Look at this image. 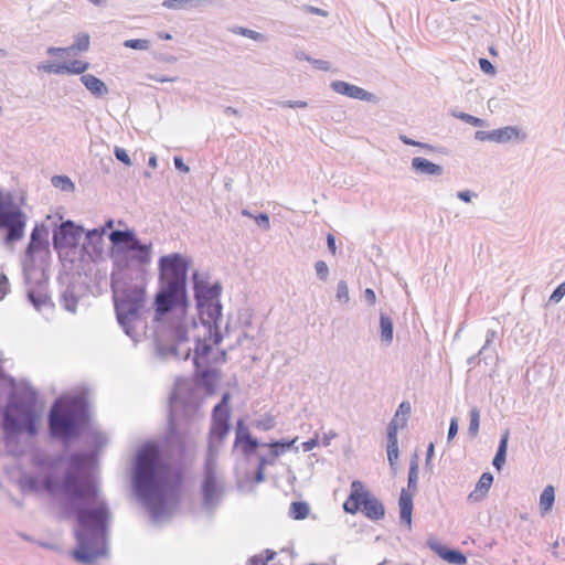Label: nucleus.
Masks as SVG:
<instances>
[{"mask_svg":"<svg viewBox=\"0 0 565 565\" xmlns=\"http://www.w3.org/2000/svg\"><path fill=\"white\" fill-rule=\"evenodd\" d=\"M67 468L77 478L74 494L65 498V512L74 516L76 547L73 558L79 564L92 565L108 553V534L111 511L106 499L100 498L97 480L85 477L84 471L96 465V454L74 451L65 457Z\"/></svg>","mask_w":565,"mask_h":565,"instance_id":"obj_1","label":"nucleus"},{"mask_svg":"<svg viewBox=\"0 0 565 565\" xmlns=\"http://www.w3.org/2000/svg\"><path fill=\"white\" fill-rule=\"evenodd\" d=\"M191 258L181 253L163 255L158 260V288L152 307V338L157 355L161 359L174 356L189 360L188 348L180 356L179 345L189 341L184 317L190 307L188 274Z\"/></svg>","mask_w":565,"mask_h":565,"instance_id":"obj_2","label":"nucleus"},{"mask_svg":"<svg viewBox=\"0 0 565 565\" xmlns=\"http://www.w3.org/2000/svg\"><path fill=\"white\" fill-rule=\"evenodd\" d=\"M181 484V471L173 469L163 458L156 441H146L137 449L131 467V487L153 522L178 504Z\"/></svg>","mask_w":565,"mask_h":565,"instance_id":"obj_3","label":"nucleus"},{"mask_svg":"<svg viewBox=\"0 0 565 565\" xmlns=\"http://www.w3.org/2000/svg\"><path fill=\"white\" fill-rule=\"evenodd\" d=\"M47 424L50 436L55 440L70 445L79 438L89 424L86 395L57 397L50 408Z\"/></svg>","mask_w":565,"mask_h":565,"instance_id":"obj_4","label":"nucleus"},{"mask_svg":"<svg viewBox=\"0 0 565 565\" xmlns=\"http://www.w3.org/2000/svg\"><path fill=\"white\" fill-rule=\"evenodd\" d=\"M36 402L38 393L30 385H25L20 391L10 392L1 420L3 441L7 446L17 443L22 434L29 436L38 434Z\"/></svg>","mask_w":565,"mask_h":565,"instance_id":"obj_5","label":"nucleus"},{"mask_svg":"<svg viewBox=\"0 0 565 565\" xmlns=\"http://www.w3.org/2000/svg\"><path fill=\"white\" fill-rule=\"evenodd\" d=\"M191 282L201 324L204 329H207L209 338L213 344L217 345L224 338L218 326L223 310L221 303L223 286L218 280L212 282L209 273L198 269L192 271Z\"/></svg>","mask_w":565,"mask_h":565,"instance_id":"obj_6","label":"nucleus"},{"mask_svg":"<svg viewBox=\"0 0 565 565\" xmlns=\"http://www.w3.org/2000/svg\"><path fill=\"white\" fill-rule=\"evenodd\" d=\"M32 465L39 469H45L46 473L40 481L35 475L24 473L19 479V486L23 492L45 491L51 495L74 494L77 484L71 470H65L62 478H57L55 470L65 462L64 455L46 456L36 454L32 456Z\"/></svg>","mask_w":565,"mask_h":565,"instance_id":"obj_7","label":"nucleus"},{"mask_svg":"<svg viewBox=\"0 0 565 565\" xmlns=\"http://www.w3.org/2000/svg\"><path fill=\"white\" fill-rule=\"evenodd\" d=\"M108 238L111 243L110 257L115 269L127 270L134 263L140 267L150 264L152 243H142L134 228L113 230Z\"/></svg>","mask_w":565,"mask_h":565,"instance_id":"obj_8","label":"nucleus"},{"mask_svg":"<svg viewBox=\"0 0 565 565\" xmlns=\"http://www.w3.org/2000/svg\"><path fill=\"white\" fill-rule=\"evenodd\" d=\"M111 289L114 291V303L116 318L124 332L135 342L139 333L136 324L141 322V313L146 301V288L143 286H124L117 288L116 273H111Z\"/></svg>","mask_w":565,"mask_h":565,"instance_id":"obj_9","label":"nucleus"},{"mask_svg":"<svg viewBox=\"0 0 565 565\" xmlns=\"http://www.w3.org/2000/svg\"><path fill=\"white\" fill-rule=\"evenodd\" d=\"M200 418V402L190 392L174 390L169 397L168 430L169 443L182 444L189 426Z\"/></svg>","mask_w":565,"mask_h":565,"instance_id":"obj_10","label":"nucleus"},{"mask_svg":"<svg viewBox=\"0 0 565 565\" xmlns=\"http://www.w3.org/2000/svg\"><path fill=\"white\" fill-rule=\"evenodd\" d=\"M28 216L15 202L11 192L0 189V231H4L3 244L12 246L25 234Z\"/></svg>","mask_w":565,"mask_h":565,"instance_id":"obj_11","label":"nucleus"},{"mask_svg":"<svg viewBox=\"0 0 565 565\" xmlns=\"http://www.w3.org/2000/svg\"><path fill=\"white\" fill-rule=\"evenodd\" d=\"M343 510L350 514L362 512L371 521H380L385 516L384 504L365 489L360 480L352 481L350 494L343 503Z\"/></svg>","mask_w":565,"mask_h":565,"instance_id":"obj_12","label":"nucleus"},{"mask_svg":"<svg viewBox=\"0 0 565 565\" xmlns=\"http://www.w3.org/2000/svg\"><path fill=\"white\" fill-rule=\"evenodd\" d=\"M200 492L202 497V509L212 514L220 507L225 494V483L217 475L215 457L209 452L203 467V478Z\"/></svg>","mask_w":565,"mask_h":565,"instance_id":"obj_13","label":"nucleus"},{"mask_svg":"<svg viewBox=\"0 0 565 565\" xmlns=\"http://www.w3.org/2000/svg\"><path fill=\"white\" fill-rule=\"evenodd\" d=\"M418 471L419 459L418 455L415 452L412 455L409 460L407 489H402L398 499L401 522L406 524L408 527L412 526L413 498L414 493L417 491Z\"/></svg>","mask_w":565,"mask_h":565,"instance_id":"obj_14","label":"nucleus"},{"mask_svg":"<svg viewBox=\"0 0 565 565\" xmlns=\"http://www.w3.org/2000/svg\"><path fill=\"white\" fill-rule=\"evenodd\" d=\"M49 228L42 224H35L33 227L29 244L25 248V258L23 260V276L25 285L30 284V270L33 269L35 254L49 249Z\"/></svg>","mask_w":565,"mask_h":565,"instance_id":"obj_15","label":"nucleus"},{"mask_svg":"<svg viewBox=\"0 0 565 565\" xmlns=\"http://www.w3.org/2000/svg\"><path fill=\"white\" fill-rule=\"evenodd\" d=\"M84 228L75 222L67 220L56 225L53 230L52 245L56 252L78 246Z\"/></svg>","mask_w":565,"mask_h":565,"instance_id":"obj_16","label":"nucleus"},{"mask_svg":"<svg viewBox=\"0 0 565 565\" xmlns=\"http://www.w3.org/2000/svg\"><path fill=\"white\" fill-rule=\"evenodd\" d=\"M230 393L225 392L221 401L213 407L212 411V425L210 429V438L211 440L222 441L231 429V412L228 407L230 402Z\"/></svg>","mask_w":565,"mask_h":565,"instance_id":"obj_17","label":"nucleus"},{"mask_svg":"<svg viewBox=\"0 0 565 565\" xmlns=\"http://www.w3.org/2000/svg\"><path fill=\"white\" fill-rule=\"evenodd\" d=\"M263 446L260 441L253 437L250 434L248 427L245 425V422L243 418L237 419L235 425V440H234V448L239 447L242 454L245 457H250L254 455L257 449Z\"/></svg>","mask_w":565,"mask_h":565,"instance_id":"obj_18","label":"nucleus"},{"mask_svg":"<svg viewBox=\"0 0 565 565\" xmlns=\"http://www.w3.org/2000/svg\"><path fill=\"white\" fill-rule=\"evenodd\" d=\"M475 138L479 141H491L497 143H505L512 139H524L525 134L516 126H505L491 131L478 130Z\"/></svg>","mask_w":565,"mask_h":565,"instance_id":"obj_19","label":"nucleus"},{"mask_svg":"<svg viewBox=\"0 0 565 565\" xmlns=\"http://www.w3.org/2000/svg\"><path fill=\"white\" fill-rule=\"evenodd\" d=\"M330 87L337 94L348 96L353 99L370 103H374L376 100V96L374 94L344 81H332Z\"/></svg>","mask_w":565,"mask_h":565,"instance_id":"obj_20","label":"nucleus"},{"mask_svg":"<svg viewBox=\"0 0 565 565\" xmlns=\"http://www.w3.org/2000/svg\"><path fill=\"white\" fill-rule=\"evenodd\" d=\"M26 286L29 287L26 291L28 300L38 311L44 307H53V302L46 292L45 281L40 280L36 286L33 287L30 280V284Z\"/></svg>","mask_w":565,"mask_h":565,"instance_id":"obj_21","label":"nucleus"},{"mask_svg":"<svg viewBox=\"0 0 565 565\" xmlns=\"http://www.w3.org/2000/svg\"><path fill=\"white\" fill-rule=\"evenodd\" d=\"M212 341L209 338L207 329H205L204 338H196L195 345L193 349L192 362L194 367H199L201 364L209 365L212 363L210 355L212 353V345L207 341Z\"/></svg>","mask_w":565,"mask_h":565,"instance_id":"obj_22","label":"nucleus"},{"mask_svg":"<svg viewBox=\"0 0 565 565\" xmlns=\"http://www.w3.org/2000/svg\"><path fill=\"white\" fill-rule=\"evenodd\" d=\"M220 374L217 369L210 367L205 364L194 367V376L198 384L203 386L209 393L214 392Z\"/></svg>","mask_w":565,"mask_h":565,"instance_id":"obj_23","label":"nucleus"},{"mask_svg":"<svg viewBox=\"0 0 565 565\" xmlns=\"http://www.w3.org/2000/svg\"><path fill=\"white\" fill-rule=\"evenodd\" d=\"M411 167L415 173L422 175L439 177L444 173V168L440 164L434 163L423 157L413 158Z\"/></svg>","mask_w":565,"mask_h":565,"instance_id":"obj_24","label":"nucleus"},{"mask_svg":"<svg viewBox=\"0 0 565 565\" xmlns=\"http://www.w3.org/2000/svg\"><path fill=\"white\" fill-rule=\"evenodd\" d=\"M81 82L86 89L97 98L104 97L108 94L107 85L93 74L82 75Z\"/></svg>","mask_w":565,"mask_h":565,"instance_id":"obj_25","label":"nucleus"},{"mask_svg":"<svg viewBox=\"0 0 565 565\" xmlns=\"http://www.w3.org/2000/svg\"><path fill=\"white\" fill-rule=\"evenodd\" d=\"M380 335L382 343L385 345L392 344L394 339V323L392 318L385 312L380 313Z\"/></svg>","mask_w":565,"mask_h":565,"instance_id":"obj_26","label":"nucleus"},{"mask_svg":"<svg viewBox=\"0 0 565 565\" xmlns=\"http://www.w3.org/2000/svg\"><path fill=\"white\" fill-rule=\"evenodd\" d=\"M509 436L510 431L509 429H505L500 437L498 449L492 460V466L499 471L502 469L507 460Z\"/></svg>","mask_w":565,"mask_h":565,"instance_id":"obj_27","label":"nucleus"},{"mask_svg":"<svg viewBox=\"0 0 565 565\" xmlns=\"http://www.w3.org/2000/svg\"><path fill=\"white\" fill-rule=\"evenodd\" d=\"M493 482V476L490 472H483L481 477L479 478L475 490L469 494V499L473 501H479L482 499L489 489L491 488V484Z\"/></svg>","mask_w":565,"mask_h":565,"instance_id":"obj_28","label":"nucleus"},{"mask_svg":"<svg viewBox=\"0 0 565 565\" xmlns=\"http://www.w3.org/2000/svg\"><path fill=\"white\" fill-rule=\"evenodd\" d=\"M498 332L492 329H488L486 332V341L482 348L479 350V354H483V362L489 364V361L492 360L495 355V349L493 348V341L497 339Z\"/></svg>","mask_w":565,"mask_h":565,"instance_id":"obj_29","label":"nucleus"},{"mask_svg":"<svg viewBox=\"0 0 565 565\" xmlns=\"http://www.w3.org/2000/svg\"><path fill=\"white\" fill-rule=\"evenodd\" d=\"M61 305L70 312L75 313L77 303H78V297L74 292V286L68 285L64 291L61 295Z\"/></svg>","mask_w":565,"mask_h":565,"instance_id":"obj_30","label":"nucleus"},{"mask_svg":"<svg viewBox=\"0 0 565 565\" xmlns=\"http://www.w3.org/2000/svg\"><path fill=\"white\" fill-rule=\"evenodd\" d=\"M297 441V438L294 439H280V440H274L269 444H263V446H268L270 450V455L274 458L279 457L280 455L287 452L291 449L294 444Z\"/></svg>","mask_w":565,"mask_h":565,"instance_id":"obj_31","label":"nucleus"},{"mask_svg":"<svg viewBox=\"0 0 565 565\" xmlns=\"http://www.w3.org/2000/svg\"><path fill=\"white\" fill-rule=\"evenodd\" d=\"M555 501V489L553 486H546L540 495V509L542 514L550 512Z\"/></svg>","mask_w":565,"mask_h":565,"instance_id":"obj_32","label":"nucleus"},{"mask_svg":"<svg viewBox=\"0 0 565 565\" xmlns=\"http://www.w3.org/2000/svg\"><path fill=\"white\" fill-rule=\"evenodd\" d=\"M202 0H164L162 7L171 10H191L198 8Z\"/></svg>","mask_w":565,"mask_h":565,"instance_id":"obj_33","label":"nucleus"},{"mask_svg":"<svg viewBox=\"0 0 565 565\" xmlns=\"http://www.w3.org/2000/svg\"><path fill=\"white\" fill-rule=\"evenodd\" d=\"M310 512V507L305 501L291 502L289 508V516L294 520H305Z\"/></svg>","mask_w":565,"mask_h":565,"instance_id":"obj_34","label":"nucleus"},{"mask_svg":"<svg viewBox=\"0 0 565 565\" xmlns=\"http://www.w3.org/2000/svg\"><path fill=\"white\" fill-rule=\"evenodd\" d=\"M51 183L54 188L60 189L63 192H73L75 190V184L67 175H53L51 179Z\"/></svg>","mask_w":565,"mask_h":565,"instance_id":"obj_35","label":"nucleus"},{"mask_svg":"<svg viewBox=\"0 0 565 565\" xmlns=\"http://www.w3.org/2000/svg\"><path fill=\"white\" fill-rule=\"evenodd\" d=\"M89 66L90 64L86 61L73 60L70 63H65L66 70H64V74L86 75L85 72Z\"/></svg>","mask_w":565,"mask_h":565,"instance_id":"obj_36","label":"nucleus"},{"mask_svg":"<svg viewBox=\"0 0 565 565\" xmlns=\"http://www.w3.org/2000/svg\"><path fill=\"white\" fill-rule=\"evenodd\" d=\"M480 428V409L477 406H473L469 411V427L468 434L470 437H476L479 433Z\"/></svg>","mask_w":565,"mask_h":565,"instance_id":"obj_37","label":"nucleus"},{"mask_svg":"<svg viewBox=\"0 0 565 565\" xmlns=\"http://www.w3.org/2000/svg\"><path fill=\"white\" fill-rule=\"evenodd\" d=\"M232 32L234 34H238V35L252 39V40L257 41V42H265L266 41V35L265 34L259 33L257 31H254L252 29L244 28V26H234L232 29Z\"/></svg>","mask_w":565,"mask_h":565,"instance_id":"obj_38","label":"nucleus"},{"mask_svg":"<svg viewBox=\"0 0 565 565\" xmlns=\"http://www.w3.org/2000/svg\"><path fill=\"white\" fill-rule=\"evenodd\" d=\"M451 116L457 118V119H460L462 120L463 122L466 124H469L471 126H475V127H482L484 126V120L479 118V117H476V116H472L470 114H467V113H463V111H458V110H451Z\"/></svg>","mask_w":565,"mask_h":565,"instance_id":"obj_39","label":"nucleus"},{"mask_svg":"<svg viewBox=\"0 0 565 565\" xmlns=\"http://www.w3.org/2000/svg\"><path fill=\"white\" fill-rule=\"evenodd\" d=\"M38 70L43 71L49 74H57L58 75V74H64V70H66V67H65V62L55 63V62L47 61L45 63L40 64L38 66Z\"/></svg>","mask_w":565,"mask_h":565,"instance_id":"obj_40","label":"nucleus"},{"mask_svg":"<svg viewBox=\"0 0 565 565\" xmlns=\"http://www.w3.org/2000/svg\"><path fill=\"white\" fill-rule=\"evenodd\" d=\"M105 227L93 228L86 232L85 239L89 245L96 247L103 242Z\"/></svg>","mask_w":565,"mask_h":565,"instance_id":"obj_41","label":"nucleus"},{"mask_svg":"<svg viewBox=\"0 0 565 565\" xmlns=\"http://www.w3.org/2000/svg\"><path fill=\"white\" fill-rule=\"evenodd\" d=\"M88 436H89L90 441L95 448L90 452L96 454V457H97L98 451L107 444V437L105 434H103L100 431H90Z\"/></svg>","mask_w":565,"mask_h":565,"instance_id":"obj_42","label":"nucleus"},{"mask_svg":"<svg viewBox=\"0 0 565 565\" xmlns=\"http://www.w3.org/2000/svg\"><path fill=\"white\" fill-rule=\"evenodd\" d=\"M70 51L85 52L89 47V35L87 33H81L75 38V42L68 46Z\"/></svg>","mask_w":565,"mask_h":565,"instance_id":"obj_43","label":"nucleus"},{"mask_svg":"<svg viewBox=\"0 0 565 565\" xmlns=\"http://www.w3.org/2000/svg\"><path fill=\"white\" fill-rule=\"evenodd\" d=\"M446 562L452 565H465L467 556L460 550L450 548Z\"/></svg>","mask_w":565,"mask_h":565,"instance_id":"obj_44","label":"nucleus"},{"mask_svg":"<svg viewBox=\"0 0 565 565\" xmlns=\"http://www.w3.org/2000/svg\"><path fill=\"white\" fill-rule=\"evenodd\" d=\"M124 46L127 49L146 51L150 47V41L146 39H129L124 42Z\"/></svg>","mask_w":565,"mask_h":565,"instance_id":"obj_45","label":"nucleus"},{"mask_svg":"<svg viewBox=\"0 0 565 565\" xmlns=\"http://www.w3.org/2000/svg\"><path fill=\"white\" fill-rule=\"evenodd\" d=\"M427 545L429 548L435 552L441 559L446 561L448 553L450 551V547L440 544L439 542L435 540H429L427 542Z\"/></svg>","mask_w":565,"mask_h":565,"instance_id":"obj_46","label":"nucleus"},{"mask_svg":"<svg viewBox=\"0 0 565 565\" xmlns=\"http://www.w3.org/2000/svg\"><path fill=\"white\" fill-rule=\"evenodd\" d=\"M275 425H276L275 418L270 415H266L263 418L255 420V423H254V426L257 429L263 430V431L273 429L275 427Z\"/></svg>","mask_w":565,"mask_h":565,"instance_id":"obj_47","label":"nucleus"},{"mask_svg":"<svg viewBox=\"0 0 565 565\" xmlns=\"http://www.w3.org/2000/svg\"><path fill=\"white\" fill-rule=\"evenodd\" d=\"M335 298L338 301L342 303H347L350 300L349 297V287L345 280H340L337 285V294Z\"/></svg>","mask_w":565,"mask_h":565,"instance_id":"obj_48","label":"nucleus"},{"mask_svg":"<svg viewBox=\"0 0 565 565\" xmlns=\"http://www.w3.org/2000/svg\"><path fill=\"white\" fill-rule=\"evenodd\" d=\"M315 269L318 278L322 281H326L329 276V267L324 260H318L315 264Z\"/></svg>","mask_w":565,"mask_h":565,"instance_id":"obj_49","label":"nucleus"},{"mask_svg":"<svg viewBox=\"0 0 565 565\" xmlns=\"http://www.w3.org/2000/svg\"><path fill=\"white\" fill-rule=\"evenodd\" d=\"M565 296V280L559 284L551 294L548 298L550 303H558Z\"/></svg>","mask_w":565,"mask_h":565,"instance_id":"obj_50","label":"nucleus"},{"mask_svg":"<svg viewBox=\"0 0 565 565\" xmlns=\"http://www.w3.org/2000/svg\"><path fill=\"white\" fill-rule=\"evenodd\" d=\"M407 418H393L386 428V434H397L399 428H403L406 425Z\"/></svg>","mask_w":565,"mask_h":565,"instance_id":"obj_51","label":"nucleus"},{"mask_svg":"<svg viewBox=\"0 0 565 565\" xmlns=\"http://www.w3.org/2000/svg\"><path fill=\"white\" fill-rule=\"evenodd\" d=\"M478 63H479V67H480V70H481L484 74H487V75H491V76L495 75L497 70H495L494 65H493V64H492L488 58H486V57H480V58H479V61H478Z\"/></svg>","mask_w":565,"mask_h":565,"instance_id":"obj_52","label":"nucleus"},{"mask_svg":"<svg viewBox=\"0 0 565 565\" xmlns=\"http://www.w3.org/2000/svg\"><path fill=\"white\" fill-rule=\"evenodd\" d=\"M386 451H387L388 463H390L391 468L393 470H395V467H396V463L398 460V456H399L398 446L386 447Z\"/></svg>","mask_w":565,"mask_h":565,"instance_id":"obj_53","label":"nucleus"},{"mask_svg":"<svg viewBox=\"0 0 565 565\" xmlns=\"http://www.w3.org/2000/svg\"><path fill=\"white\" fill-rule=\"evenodd\" d=\"M398 138L406 146L420 147L423 149L433 150V146L425 143V142L416 141V140L407 137L406 135H399Z\"/></svg>","mask_w":565,"mask_h":565,"instance_id":"obj_54","label":"nucleus"},{"mask_svg":"<svg viewBox=\"0 0 565 565\" xmlns=\"http://www.w3.org/2000/svg\"><path fill=\"white\" fill-rule=\"evenodd\" d=\"M114 154L118 161L122 162L126 166H131L130 157L124 148L115 147Z\"/></svg>","mask_w":565,"mask_h":565,"instance_id":"obj_55","label":"nucleus"},{"mask_svg":"<svg viewBox=\"0 0 565 565\" xmlns=\"http://www.w3.org/2000/svg\"><path fill=\"white\" fill-rule=\"evenodd\" d=\"M10 290L9 278L6 274L1 273L0 275V300H2Z\"/></svg>","mask_w":565,"mask_h":565,"instance_id":"obj_56","label":"nucleus"},{"mask_svg":"<svg viewBox=\"0 0 565 565\" xmlns=\"http://www.w3.org/2000/svg\"><path fill=\"white\" fill-rule=\"evenodd\" d=\"M411 409H412V407H411L409 402H407V401L402 402L394 415V418L398 419L399 415L403 416L402 418H406L411 414Z\"/></svg>","mask_w":565,"mask_h":565,"instance_id":"obj_57","label":"nucleus"},{"mask_svg":"<svg viewBox=\"0 0 565 565\" xmlns=\"http://www.w3.org/2000/svg\"><path fill=\"white\" fill-rule=\"evenodd\" d=\"M277 104L288 108H306L308 106V103L305 100H281L277 102Z\"/></svg>","mask_w":565,"mask_h":565,"instance_id":"obj_58","label":"nucleus"},{"mask_svg":"<svg viewBox=\"0 0 565 565\" xmlns=\"http://www.w3.org/2000/svg\"><path fill=\"white\" fill-rule=\"evenodd\" d=\"M255 222L263 230H269L270 227V221L267 213H259L257 216H255Z\"/></svg>","mask_w":565,"mask_h":565,"instance_id":"obj_59","label":"nucleus"},{"mask_svg":"<svg viewBox=\"0 0 565 565\" xmlns=\"http://www.w3.org/2000/svg\"><path fill=\"white\" fill-rule=\"evenodd\" d=\"M458 427H459L458 418L457 417H452L450 419L449 428H448V434H447V440L448 441L452 440L456 437V435L458 433Z\"/></svg>","mask_w":565,"mask_h":565,"instance_id":"obj_60","label":"nucleus"},{"mask_svg":"<svg viewBox=\"0 0 565 565\" xmlns=\"http://www.w3.org/2000/svg\"><path fill=\"white\" fill-rule=\"evenodd\" d=\"M302 10L306 13H309V14H316V15H320V17H328L329 15L328 11H326L323 9H320L318 7L309 6V4H303L302 6Z\"/></svg>","mask_w":565,"mask_h":565,"instance_id":"obj_61","label":"nucleus"},{"mask_svg":"<svg viewBox=\"0 0 565 565\" xmlns=\"http://www.w3.org/2000/svg\"><path fill=\"white\" fill-rule=\"evenodd\" d=\"M311 64L317 70L324 71V72H328L331 68V64L328 61H324V60L312 58Z\"/></svg>","mask_w":565,"mask_h":565,"instance_id":"obj_62","label":"nucleus"},{"mask_svg":"<svg viewBox=\"0 0 565 565\" xmlns=\"http://www.w3.org/2000/svg\"><path fill=\"white\" fill-rule=\"evenodd\" d=\"M174 167L178 171L188 173L190 171V168L184 163L182 157L175 156L173 158Z\"/></svg>","mask_w":565,"mask_h":565,"instance_id":"obj_63","label":"nucleus"},{"mask_svg":"<svg viewBox=\"0 0 565 565\" xmlns=\"http://www.w3.org/2000/svg\"><path fill=\"white\" fill-rule=\"evenodd\" d=\"M473 196H477V194L471 192V191H469V190H463V191H458L457 192V198L459 200H461L462 202H466V203L471 202V199Z\"/></svg>","mask_w":565,"mask_h":565,"instance_id":"obj_64","label":"nucleus"}]
</instances>
